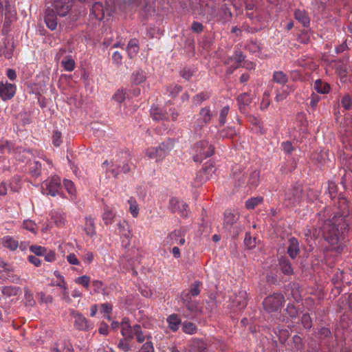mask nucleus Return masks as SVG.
<instances>
[{"label": "nucleus", "mask_w": 352, "mask_h": 352, "mask_svg": "<svg viewBox=\"0 0 352 352\" xmlns=\"http://www.w3.org/2000/svg\"><path fill=\"white\" fill-rule=\"evenodd\" d=\"M348 202L345 197H339L337 210L331 219H327L321 232L324 239L332 245H337V250L342 249L343 231L349 226L346 218L350 214Z\"/></svg>", "instance_id": "1"}, {"label": "nucleus", "mask_w": 352, "mask_h": 352, "mask_svg": "<svg viewBox=\"0 0 352 352\" xmlns=\"http://www.w3.org/2000/svg\"><path fill=\"white\" fill-rule=\"evenodd\" d=\"M102 167L104 169L107 178H118L120 173L127 174L131 170V165L128 162H121L118 159H113L110 162L105 160L102 164Z\"/></svg>", "instance_id": "2"}, {"label": "nucleus", "mask_w": 352, "mask_h": 352, "mask_svg": "<svg viewBox=\"0 0 352 352\" xmlns=\"http://www.w3.org/2000/svg\"><path fill=\"white\" fill-rule=\"evenodd\" d=\"M238 212L226 210L224 212L223 226L234 238H236L242 231V226L239 221Z\"/></svg>", "instance_id": "3"}, {"label": "nucleus", "mask_w": 352, "mask_h": 352, "mask_svg": "<svg viewBox=\"0 0 352 352\" xmlns=\"http://www.w3.org/2000/svg\"><path fill=\"white\" fill-rule=\"evenodd\" d=\"M302 187L296 183L285 190L283 205L287 208H292L300 203L302 199Z\"/></svg>", "instance_id": "4"}, {"label": "nucleus", "mask_w": 352, "mask_h": 352, "mask_svg": "<svg viewBox=\"0 0 352 352\" xmlns=\"http://www.w3.org/2000/svg\"><path fill=\"white\" fill-rule=\"evenodd\" d=\"M173 147L174 142L173 140L168 139L161 143L158 146L148 148L145 153L150 159L161 161L170 153Z\"/></svg>", "instance_id": "5"}, {"label": "nucleus", "mask_w": 352, "mask_h": 352, "mask_svg": "<svg viewBox=\"0 0 352 352\" xmlns=\"http://www.w3.org/2000/svg\"><path fill=\"white\" fill-rule=\"evenodd\" d=\"M191 150L194 155L193 160L196 162H201L204 159L212 155L214 152V146L206 140L197 142Z\"/></svg>", "instance_id": "6"}, {"label": "nucleus", "mask_w": 352, "mask_h": 352, "mask_svg": "<svg viewBox=\"0 0 352 352\" xmlns=\"http://www.w3.org/2000/svg\"><path fill=\"white\" fill-rule=\"evenodd\" d=\"M61 188L60 178L57 175L49 177L41 184L42 193L52 197L59 195Z\"/></svg>", "instance_id": "7"}, {"label": "nucleus", "mask_w": 352, "mask_h": 352, "mask_svg": "<svg viewBox=\"0 0 352 352\" xmlns=\"http://www.w3.org/2000/svg\"><path fill=\"white\" fill-rule=\"evenodd\" d=\"M285 302V297L281 293H274L265 297L263 301L264 309L267 313L278 311Z\"/></svg>", "instance_id": "8"}, {"label": "nucleus", "mask_w": 352, "mask_h": 352, "mask_svg": "<svg viewBox=\"0 0 352 352\" xmlns=\"http://www.w3.org/2000/svg\"><path fill=\"white\" fill-rule=\"evenodd\" d=\"M198 116L194 124V131L196 134L201 135L203 127L208 124L213 118L210 107L206 106L201 108Z\"/></svg>", "instance_id": "9"}, {"label": "nucleus", "mask_w": 352, "mask_h": 352, "mask_svg": "<svg viewBox=\"0 0 352 352\" xmlns=\"http://www.w3.org/2000/svg\"><path fill=\"white\" fill-rule=\"evenodd\" d=\"M69 314L74 319V327L76 329L87 331L93 329L94 324L80 312L71 309H69Z\"/></svg>", "instance_id": "10"}, {"label": "nucleus", "mask_w": 352, "mask_h": 352, "mask_svg": "<svg viewBox=\"0 0 352 352\" xmlns=\"http://www.w3.org/2000/svg\"><path fill=\"white\" fill-rule=\"evenodd\" d=\"M214 170L215 168L212 165L202 168L201 170L197 172L195 177L192 182V185L195 187H199L201 186L204 182L212 177Z\"/></svg>", "instance_id": "11"}, {"label": "nucleus", "mask_w": 352, "mask_h": 352, "mask_svg": "<svg viewBox=\"0 0 352 352\" xmlns=\"http://www.w3.org/2000/svg\"><path fill=\"white\" fill-rule=\"evenodd\" d=\"M168 208L173 213L177 212L182 217L185 218L188 216V205L176 197L170 199Z\"/></svg>", "instance_id": "12"}, {"label": "nucleus", "mask_w": 352, "mask_h": 352, "mask_svg": "<svg viewBox=\"0 0 352 352\" xmlns=\"http://www.w3.org/2000/svg\"><path fill=\"white\" fill-rule=\"evenodd\" d=\"M72 5L73 0H54L52 9H54L57 15L65 16L70 11Z\"/></svg>", "instance_id": "13"}, {"label": "nucleus", "mask_w": 352, "mask_h": 352, "mask_svg": "<svg viewBox=\"0 0 352 352\" xmlns=\"http://www.w3.org/2000/svg\"><path fill=\"white\" fill-rule=\"evenodd\" d=\"M245 56L239 50H235L234 54L230 56L226 60V64L229 65V72L232 73L241 66V63L244 60Z\"/></svg>", "instance_id": "14"}, {"label": "nucleus", "mask_w": 352, "mask_h": 352, "mask_svg": "<svg viewBox=\"0 0 352 352\" xmlns=\"http://www.w3.org/2000/svg\"><path fill=\"white\" fill-rule=\"evenodd\" d=\"M12 155H13L16 160L21 162H27L30 160V157L33 155V153L30 149L16 146L14 150H13Z\"/></svg>", "instance_id": "15"}, {"label": "nucleus", "mask_w": 352, "mask_h": 352, "mask_svg": "<svg viewBox=\"0 0 352 352\" xmlns=\"http://www.w3.org/2000/svg\"><path fill=\"white\" fill-rule=\"evenodd\" d=\"M16 93V86L14 84L0 82V97L3 100H10Z\"/></svg>", "instance_id": "16"}, {"label": "nucleus", "mask_w": 352, "mask_h": 352, "mask_svg": "<svg viewBox=\"0 0 352 352\" xmlns=\"http://www.w3.org/2000/svg\"><path fill=\"white\" fill-rule=\"evenodd\" d=\"M185 231L180 228L171 232L168 236V243L170 245L177 244L183 245L185 243Z\"/></svg>", "instance_id": "17"}, {"label": "nucleus", "mask_w": 352, "mask_h": 352, "mask_svg": "<svg viewBox=\"0 0 352 352\" xmlns=\"http://www.w3.org/2000/svg\"><path fill=\"white\" fill-rule=\"evenodd\" d=\"M252 97L248 93H243L236 98L239 111L243 114L247 113V107L250 104Z\"/></svg>", "instance_id": "18"}, {"label": "nucleus", "mask_w": 352, "mask_h": 352, "mask_svg": "<svg viewBox=\"0 0 352 352\" xmlns=\"http://www.w3.org/2000/svg\"><path fill=\"white\" fill-rule=\"evenodd\" d=\"M233 306L241 310L248 305V294L245 290H240L232 298Z\"/></svg>", "instance_id": "19"}, {"label": "nucleus", "mask_w": 352, "mask_h": 352, "mask_svg": "<svg viewBox=\"0 0 352 352\" xmlns=\"http://www.w3.org/2000/svg\"><path fill=\"white\" fill-rule=\"evenodd\" d=\"M57 14L54 9L47 8L45 11V22L47 27L51 30H54L57 27Z\"/></svg>", "instance_id": "20"}, {"label": "nucleus", "mask_w": 352, "mask_h": 352, "mask_svg": "<svg viewBox=\"0 0 352 352\" xmlns=\"http://www.w3.org/2000/svg\"><path fill=\"white\" fill-rule=\"evenodd\" d=\"M182 301L184 306L191 312L197 313L201 311L199 303L196 300H192V298L188 294L181 295Z\"/></svg>", "instance_id": "21"}, {"label": "nucleus", "mask_w": 352, "mask_h": 352, "mask_svg": "<svg viewBox=\"0 0 352 352\" xmlns=\"http://www.w3.org/2000/svg\"><path fill=\"white\" fill-rule=\"evenodd\" d=\"M300 252V246L298 241L294 238L291 237L288 241V246L287 248V253L289 256L294 259L297 257Z\"/></svg>", "instance_id": "22"}, {"label": "nucleus", "mask_w": 352, "mask_h": 352, "mask_svg": "<svg viewBox=\"0 0 352 352\" xmlns=\"http://www.w3.org/2000/svg\"><path fill=\"white\" fill-rule=\"evenodd\" d=\"M150 114L151 118L157 121L168 120V114L166 110L158 107H152Z\"/></svg>", "instance_id": "23"}, {"label": "nucleus", "mask_w": 352, "mask_h": 352, "mask_svg": "<svg viewBox=\"0 0 352 352\" xmlns=\"http://www.w3.org/2000/svg\"><path fill=\"white\" fill-rule=\"evenodd\" d=\"M294 18L300 23L303 27L307 28L310 24V19L305 10L297 9L294 12Z\"/></svg>", "instance_id": "24"}, {"label": "nucleus", "mask_w": 352, "mask_h": 352, "mask_svg": "<svg viewBox=\"0 0 352 352\" xmlns=\"http://www.w3.org/2000/svg\"><path fill=\"white\" fill-rule=\"evenodd\" d=\"M47 170V168H43V165L38 161H34L30 164L29 173L32 177L38 178L41 176L42 170Z\"/></svg>", "instance_id": "25"}, {"label": "nucleus", "mask_w": 352, "mask_h": 352, "mask_svg": "<svg viewBox=\"0 0 352 352\" xmlns=\"http://www.w3.org/2000/svg\"><path fill=\"white\" fill-rule=\"evenodd\" d=\"M260 182V171L258 170H252L250 172L247 184L249 188L255 189Z\"/></svg>", "instance_id": "26"}, {"label": "nucleus", "mask_w": 352, "mask_h": 352, "mask_svg": "<svg viewBox=\"0 0 352 352\" xmlns=\"http://www.w3.org/2000/svg\"><path fill=\"white\" fill-rule=\"evenodd\" d=\"M279 268L283 274L287 276H290L294 273V269L289 261L284 257L279 259L278 262Z\"/></svg>", "instance_id": "27"}, {"label": "nucleus", "mask_w": 352, "mask_h": 352, "mask_svg": "<svg viewBox=\"0 0 352 352\" xmlns=\"http://www.w3.org/2000/svg\"><path fill=\"white\" fill-rule=\"evenodd\" d=\"M91 14L95 19L102 21L104 17V11L102 3L100 2L94 3L91 10Z\"/></svg>", "instance_id": "28"}, {"label": "nucleus", "mask_w": 352, "mask_h": 352, "mask_svg": "<svg viewBox=\"0 0 352 352\" xmlns=\"http://www.w3.org/2000/svg\"><path fill=\"white\" fill-rule=\"evenodd\" d=\"M1 243L4 248L9 249L11 251H14L19 246V242L10 236H3L1 239Z\"/></svg>", "instance_id": "29"}, {"label": "nucleus", "mask_w": 352, "mask_h": 352, "mask_svg": "<svg viewBox=\"0 0 352 352\" xmlns=\"http://www.w3.org/2000/svg\"><path fill=\"white\" fill-rule=\"evenodd\" d=\"M166 321L168 322L169 328L173 331H177L182 324V320L178 316L177 314H173L170 315L167 319Z\"/></svg>", "instance_id": "30"}, {"label": "nucleus", "mask_w": 352, "mask_h": 352, "mask_svg": "<svg viewBox=\"0 0 352 352\" xmlns=\"http://www.w3.org/2000/svg\"><path fill=\"white\" fill-rule=\"evenodd\" d=\"M287 295L291 296L292 298L296 302L301 299L299 285L297 283H292L288 285L287 289Z\"/></svg>", "instance_id": "31"}, {"label": "nucleus", "mask_w": 352, "mask_h": 352, "mask_svg": "<svg viewBox=\"0 0 352 352\" xmlns=\"http://www.w3.org/2000/svg\"><path fill=\"white\" fill-rule=\"evenodd\" d=\"M330 88L329 83L325 82L320 79H318L314 82V89L318 94H328L330 91Z\"/></svg>", "instance_id": "32"}, {"label": "nucleus", "mask_w": 352, "mask_h": 352, "mask_svg": "<svg viewBox=\"0 0 352 352\" xmlns=\"http://www.w3.org/2000/svg\"><path fill=\"white\" fill-rule=\"evenodd\" d=\"M84 231L86 234L90 237H93L96 234L95 222L94 219L91 217H87L85 218Z\"/></svg>", "instance_id": "33"}, {"label": "nucleus", "mask_w": 352, "mask_h": 352, "mask_svg": "<svg viewBox=\"0 0 352 352\" xmlns=\"http://www.w3.org/2000/svg\"><path fill=\"white\" fill-rule=\"evenodd\" d=\"M289 80L288 76L283 71H275L272 75V81L284 86Z\"/></svg>", "instance_id": "34"}, {"label": "nucleus", "mask_w": 352, "mask_h": 352, "mask_svg": "<svg viewBox=\"0 0 352 352\" xmlns=\"http://www.w3.org/2000/svg\"><path fill=\"white\" fill-rule=\"evenodd\" d=\"M211 97V93L206 91L199 93L192 98V103L196 105H200L203 102L208 100Z\"/></svg>", "instance_id": "35"}, {"label": "nucleus", "mask_w": 352, "mask_h": 352, "mask_svg": "<svg viewBox=\"0 0 352 352\" xmlns=\"http://www.w3.org/2000/svg\"><path fill=\"white\" fill-rule=\"evenodd\" d=\"M16 145L13 143L8 141L7 140L1 139L0 140V153H3L5 151H7L9 154H12L13 150Z\"/></svg>", "instance_id": "36"}, {"label": "nucleus", "mask_w": 352, "mask_h": 352, "mask_svg": "<svg viewBox=\"0 0 352 352\" xmlns=\"http://www.w3.org/2000/svg\"><path fill=\"white\" fill-rule=\"evenodd\" d=\"M145 80L146 76L143 70L134 72L131 75V81L135 85H140Z\"/></svg>", "instance_id": "37"}, {"label": "nucleus", "mask_w": 352, "mask_h": 352, "mask_svg": "<svg viewBox=\"0 0 352 352\" xmlns=\"http://www.w3.org/2000/svg\"><path fill=\"white\" fill-rule=\"evenodd\" d=\"M230 112V107L228 105L224 106L222 107L219 113V126H223L227 121V117Z\"/></svg>", "instance_id": "38"}, {"label": "nucleus", "mask_w": 352, "mask_h": 352, "mask_svg": "<svg viewBox=\"0 0 352 352\" xmlns=\"http://www.w3.org/2000/svg\"><path fill=\"white\" fill-rule=\"evenodd\" d=\"M20 290L21 289L19 287L5 286L1 288V293L7 297L15 296L19 294Z\"/></svg>", "instance_id": "39"}, {"label": "nucleus", "mask_w": 352, "mask_h": 352, "mask_svg": "<svg viewBox=\"0 0 352 352\" xmlns=\"http://www.w3.org/2000/svg\"><path fill=\"white\" fill-rule=\"evenodd\" d=\"M182 329L183 332L187 334H195L197 331V327L193 322L185 321L182 323Z\"/></svg>", "instance_id": "40"}, {"label": "nucleus", "mask_w": 352, "mask_h": 352, "mask_svg": "<svg viewBox=\"0 0 352 352\" xmlns=\"http://www.w3.org/2000/svg\"><path fill=\"white\" fill-rule=\"evenodd\" d=\"M233 179L236 187H240L245 183L244 174L240 169H236L233 172Z\"/></svg>", "instance_id": "41"}, {"label": "nucleus", "mask_w": 352, "mask_h": 352, "mask_svg": "<svg viewBox=\"0 0 352 352\" xmlns=\"http://www.w3.org/2000/svg\"><path fill=\"white\" fill-rule=\"evenodd\" d=\"M236 134L234 127H227L222 130L219 131L218 135L221 138H232Z\"/></svg>", "instance_id": "42"}, {"label": "nucleus", "mask_w": 352, "mask_h": 352, "mask_svg": "<svg viewBox=\"0 0 352 352\" xmlns=\"http://www.w3.org/2000/svg\"><path fill=\"white\" fill-rule=\"evenodd\" d=\"M61 65L63 67L65 70L67 72H72L75 68V61L70 56H66L64 59L62 60Z\"/></svg>", "instance_id": "43"}, {"label": "nucleus", "mask_w": 352, "mask_h": 352, "mask_svg": "<svg viewBox=\"0 0 352 352\" xmlns=\"http://www.w3.org/2000/svg\"><path fill=\"white\" fill-rule=\"evenodd\" d=\"M191 347L192 349H194V352H202L206 349V344L201 339H194Z\"/></svg>", "instance_id": "44"}, {"label": "nucleus", "mask_w": 352, "mask_h": 352, "mask_svg": "<svg viewBox=\"0 0 352 352\" xmlns=\"http://www.w3.org/2000/svg\"><path fill=\"white\" fill-rule=\"evenodd\" d=\"M261 197H252L245 201V207L248 210H253L256 206L263 201Z\"/></svg>", "instance_id": "45"}, {"label": "nucleus", "mask_w": 352, "mask_h": 352, "mask_svg": "<svg viewBox=\"0 0 352 352\" xmlns=\"http://www.w3.org/2000/svg\"><path fill=\"white\" fill-rule=\"evenodd\" d=\"M200 282L195 281L194 282L191 286L188 292H183L182 294H188L190 298L192 296H197L200 293L199 286H200Z\"/></svg>", "instance_id": "46"}, {"label": "nucleus", "mask_w": 352, "mask_h": 352, "mask_svg": "<svg viewBox=\"0 0 352 352\" xmlns=\"http://www.w3.org/2000/svg\"><path fill=\"white\" fill-rule=\"evenodd\" d=\"M134 333L135 336L136 337V340L139 343H142L145 341L146 339L147 336H144L142 331V327L140 324H135L134 325ZM148 335V336H149Z\"/></svg>", "instance_id": "47"}, {"label": "nucleus", "mask_w": 352, "mask_h": 352, "mask_svg": "<svg viewBox=\"0 0 352 352\" xmlns=\"http://www.w3.org/2000/svg\"><path fill=\"white\" fill-rule=\"evenodd\" d=\"M151 336H146V341L139 350V352H154V346L151 340Z\"/></svg>", "instance_id": "48"}, {"label": "nucleus", "mask_w": 352, "mask_h": 352, "mask_svg": "<svg viewBox=\"0 0 352 352\" xmlns=\"http://www.w3.org/2000/svg\"><path fill=\"white\" fill-rule=\"evenodd\" d=\"M121 334L123 336V338L128 339V340H132L134 336V325L133 327L130 326L129 327L122 328L121 329Z\"/></svg>", "instance_id": "49"}, {"label": "nucleus", "mask_w": 352, "mask_h": 352, "mask_svg": "<svg viewBox=\"0 0 352 352\" xmlns=\"http://www.w3.org/2000/svg\"><path fill=\"white\" fill-rule=\"evenodd\" d=\"M115 217L114 212L108 208L107 207L104 208V212L102 214V219L105 224L111 223L112 220Z\"/></svg>", "instance_id": "50"}, {"label": "nucleus", "mask_w": 352, "mask_h": 352, "mask_svg": "<svg viewBox=\"0 0 352 352\" xmlns=\"http://www.w3.org/2000/svg\"><path fill=\"white\" fill-rule=\"evenodd\" d=\"M288 316L292 318H296L299 314V309L293 304L289 303L285 309Z\"/></svg>", "instance_id": "51"}, {"label": "nucleus", "mask_w": 352, "mask_h": 352, "mask_svg": "<svg viewBox=\"0 0 352 352\" xmlns=\"http://www.w3.org/2000/svg\"><path fill=\"white\" fill-rule=\"evenodd\" d=\"M130 340L124 338L121 339L118 344V348L124 352H129L131 349Z\"/></svg>", "instance_id": "52"}, {"label": "nucleus", "mask_w": 352, "mask_h": 352, "mask_svg": "<svg viewBox=\"0 0 352 352\" xmlns=\"http://www.w3.org/2000/svg\"><path fill=\"white\" fill-rule=\"evenodd\" d=\"M74 281H75V283L76 284L81 285L87 289L89 287L90 277L89 276H87V275H83V276L77 277L74 280Z\"/></svg>", "instance_id": "53"}, {"label": "nucleus", "mask_w": 352, "mask_h": 352, "mask_svg": "<svg viewBox=\"0 0 352 352\" xmlns=\"http://www.w3.org/2000/svg\"><path fill=\"white\" fill-rule=\"evenodd\" d=\"M320 100H321V97L320 96H318L317 94L313 92L309 97L310 101H309V106L313 110H315Z\"/></svg>", "instance_id": "54"}, {"label": "nucleus", "mask_w": 352, "mask_h": 352, "mask_svg": "<svg viewBox=\"0 0 352 352\" xmlns=\"http://www.w3.org/2000/svg\"><path fill=\"white\" fill-rule=\"evenodd\" d=\"M341 104L345 110H349L352 107V98L349 95H344L341 99Z\"/></svg>", "instance_id": "55"}, {"label": "nucleus", "mask_w": 352, "mask_h": 352, "mask_svg": "<svg viewBox=\"0 0 352 352\" xmlns=\"http://www.w3.org/2000/svg\"><path fill=\"white\" fill-rule=\"evenodd\" d=\"M63 185L69 194L71 195L72 199H73V197H75L76 192L74 183L71 180L65 179L63 181Z\"/></svg>", "instance_id": "56"}, {"label": "nucleus", "mask_w": 352, "mask_h": 352, "mask_svg": "<svg viewBox=\"0 0 352 352\" xmlns=\"http://www.w3.org/2000/svg\"><path fill=\"white\" fill-rule=\"evenodd\" d=\"M23 227L27 230L30 231L32 233H36L37 231V226L36 224L32 221V220H25L23 221Z\"/></svg>", "instance_id": "57"}, {"label": "nucleus", "mask_w": 352, "mask_h": 352, "mask_svg": "<svg viewBox=\"0 0 352 352\" xmlns=\"http://www.w3.org/2000/svg\"><path fill=\"white\" fill-rule=\"evenodd\" d=\"M244 243L248 248L252 249L256 246V240L251 236L250 233L247 232L245 236Z\"/></svg>", "instance_id": "58"}, {"label": "nucleus", "mask_w": 352, "mask_h": 352, "mask_svg": "<svg viewBox=\"0 0 352 352\" xmlns=\"http://www.w3.org/2000/svg\"><path fill=\"white\" fill-rule=\"evenodd\" d=\"M25 300L28 306L32 307L35 304L33 294L27 288L25 289Z\"/></svg>", "instance_id": "59"}, {"label": "nucleus", "mask_w": 352, "mask_h": 352, "mask_svg": "<svg viewBox=\"0 0 352 352\" xmlns=\"http://www.w3.org/2000/svg\"><path fill=\"white\" fill-rule=\"evenodd\" d=\"M30 250L33 252L35 256H43L46 252V249L40 245H31Z\"/></svg>", "instance_id": "60"}, {"label": "nucleus", "mask_w": 352, "mask_h": 352, "mask_svg": "<svg viewBox=\"0 0 352 352\" xmlns=\"http://www.w3.org/2000/svg\"><path fill=\"white\" fill-rule=\"evenodd\" d=\"M129 203L130 204L129 211L133 217H136L139 213L138 206L135 200L130 199L129 200Z\"/></svg>", "instance_id": "61"}, {"label": "nucleus", "mask_w": 352, "mask_h": 352, "mask_svg": "<svg viewBox=\"0 0 352 352\" xmlns=\"http://www.w3.org/2000/svg\"><path fill=\"white\" fill-rule=\"evenodd\" d=\"M270 104V94L268 92H265L261 102L260 108L261 110H265L268 108Z\"/></svg>", "instance_id": "62"}, {"label": "nucleus", "mask_w": 352, "mask_h": 352, "mask_svg": "<svg viewBox=\"0 0 352 352\" xmlns=\"http://www.w3.org/2000/svg\"><path fill=\"white\" fill-rule=\"evenodd\" d=\"M301 322L305 329H310L312 326V321L308 314H305L301 318Z\"/></svg>", "instance_id": "63"}, {"label": "nucleus", "mask_w": 352, "mask_h": 352, "mask_svg": "<svg viewBox=\"0 0 352 352\" xmlns=\"http://www.w3.org/2000/svg\"><path fill=\"white\" fill-rule=\"evenodd\" d=\"M61 133L58 131H55L54 133H53V135H52V144L54 146H59L61 143H62V140H61Z\"/></svg>", "instance_id": "64"}]
</instances>
